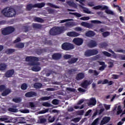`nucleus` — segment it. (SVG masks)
Segmentation results:
<instances>
[{"label": "nucleus", "mask_w": 125, "mask_h": 125, "mask_svg": "<svg viewBox=\"0 0 125 125\" xmlns=\"http://www.w3.org/2000/svg\"><path fill=\"white\" fill-rule=\"evenodd\" d=\"M39 61V58L36 57L27 56L25 58V61L26 62H31L28 63L29 66H35L31 68V70L34 72H39L41 71V67L39 66L40 62H38Z\"/></svg>", "instance_id": "f257e3e1"}, {"label": "nucleus", "mask_w": 125, "mask_h": 125, "mask_svg": "<svg viewBox=\"0 0 125 125\" xmlns=\"http://www.w3.org/2000/svg\"><path fill=\"white\" fill-rule=\"evenodd\" d=\"M1 13L5 17H14L16 15V11L12 8L7 7L2 10Z\"/></svg>", "instance_id": "f03ea898"}, {"label": "nucleus", "mask_w": 125, "mask_h": 125, "mask_svg": "<svg viewBox=\"0 0 125 125\" xmlns=\"http://www.w3.org/2000/svg\"><path fill=\"white\" fill-rule=\"evenodd\" d=\"M15 31V28L12 26H8L1 29V34L3 36H7L13 33Z\"/></svg>", "instance_id": "7ed1b4c3"}, {"label": "nucleus", "mask_w": 125, "mask_h": 125, "mask_svg": "<svg viewBox=\"0 0 125 125\" xmlns=\"http://www.w3.org/2000/svg\"><path fill=\"white\" fill-rule=\"evenodd\" d=\"M62 48L63 50H72L75 48V45L69 42H64L62 45Z\"/></svg>", "instance_id": "20e7f679"}, {"label": "nucleus", "mask_w": 125, "mask_h": 125, "mask_svg": "<svg viewBox=\"0 0 125 125\" xmlns=\"http://www.w3.org/2000/svg\"><path fill=\"white\" fill-rule=\"evenodd\" d=\"M98 54V50L95 49H89L85 51L84 52V56L86 57H90V56H93Z\"/></svg>", "instance_id": "39448f33"}, {"label": "nucleus", "mask_w": 125, "mask_h": 125, "mask_svg": "<svg viewBox=\"0 0 125 125\" xmlns=\"http://www.w3.org/2000/svg\"><path fill=\"white\" fill-rule=\"evenodd\" d=\"M106 84L107 83H108V85L110 86V85H112V84H113V83H114V82L112 81H109V80H108V79H104V81H101V80H99L98 82V84Z\"/></svg>", "instance_id": "423d86ee"}, {"label": "nucleus", "mask_w": 125, "mask_h": 125, "mask_svg": "<svg viewBox=\"0 0 125 125\" xmlns=\"http://www.w3.org/2000/svg\"><path fill=\"white\" fill-rule=\"evenodd\" d=\"M73 42L74 43V44H76V45H82L83 42V40L81 38H74L73 40Z\"/></svg>", "instance_id": "0eeeda50"}, {"label": "nucleus", "mask_w": 125, "mask_h": 125, "mask_svg": "<svg viewBox=\"0 0 125 125\" xmlns=\"http://www.w3.org/2000/svg\"><path fill=\"white\" fill-rule=\"evenodd\" d=\"M52 58L53 60H60L62 58V54L60 53H55L52 54Z\"/></svg>", "instance_id": "6e6552de"}, {"label": "nucleus", "mask_w": 125, "mask_h": 125, "mask_svg": "<svg viewBox=\"0 0 125 125\" xmlns=\"http://www.w3.org/2000/svg\"><path fill=\"white\" fill-rule=\"evenodd\" d=\"M25 97H28V98L35 97V96H37V93H36V92L30 91L25 93Z\"/></svg>", "instance_id": "1a4fd4ad"}, {"label": "nucleus", "mask_w": 125, "mask_h": 125, "mask_svg": "<svg viewBox=\"0 0 125 125\" xmlns=\"http://www.w3.org/2000/svg\"><path fill=\"white\" fill-rule=\"evenodd\" d=\"M66 35L68 37H71L72 38H76L80 36V34L75 31H70V32H67Z\"/></svg>", "instance_id": "9d476101"}, {"label": "nucleus", "mask_w": 125, "mask_h": 125, "mask_svg": "<svg viewBox=\"0 0 125 125\" xmlns=\"http://www.w3.org/2000/svg\"><path fill=\"white\" fill-rule=\"evenodd\" d=\"M110 120H111V118L109 117H104L101 121L100 125H105V124H107V123L110 122Z\"/></svg>", "instance_id": "9b49d317"}, {"label": "nucleus", "mask_w": 125, "mask_h": 125, "mask_svg": "<svg viewBox=\"0 0 125 125\" xmlns=\"http://www.w3.org/2000/svg\"><path fill=\"white\" fill-rule=\"evenodd\" d=\"M14 74V69H10L7 70L5 74V76L6 78H11L12 77V75H13Z\"/></svg>", "instance_id": "f8f14e48"}, {"label": "nucleus", "mask_w": 125, "mask_h": 125, "mask_svg": "<svg viewBox=\"0 0 125 125\" xmlns=\"http://www.w3.org/2000/svg\"><path fill=\"white\" fill-rule=\"evenodd\" d=\"M81 25L83 26V27H85V28H93L94 25L92 23H89L88 22L83 21L81 23Z\"/></svg>", "instance_id": "ddd939ff"}, {"label": "nucleus", "mask_w": 125, "mask_h": 125, "mask_svg": "<svg viewBox=\"0 0 125 125\" xmlns=\"http://www.w3.org/2000/svg\"><path fill=\"white\" fill-rule=\"evenodd\" d=\"M88 45L90 48H93V47L97 46V42L95 41L91 40Z\"/></svg>", "instance_id": "4468645a"}, {"label": "nucleus", "mask_w": 125, "mask_h": 125, "mask_svg": "<svg viewBox=\"0 0 125 125\" xmlns=\"http://www.w3.org/2000/svg\"><path fill=\"white\" fill-rule=\"evenodd\" d=\"M91 84V82L90 81L85 80L82 83V86L83 88H86L88 85Z\"/></svg>", "instance_id": "2eb2a0df"}, {"label": "nucleus", "mask_w": 125, "mask_h": 125, "mask_svg": "<svg viewBox=\"0 0 125 125\" xmlns=\"http://www.w3.org/2000/svg\"><path fill=\"white\" fill-rule=\"evenodd\" d=\"M9 93H11V89L7 88L3 91V92L1 93V95L2 96H7Z\"/></svg>", "instance_id": "dca6fc26"}, {"label": "nucleus", "mask_w": 125, "mask_h": 125, "mask_svg": "<svg viewBox=\"0 0 125 125\" xmlns=\"http://www.w3.org/2000/svg\"><path fill=\"white\" fill-rule=\"evenodd\" d=\"M84 78V73L83 72H81L78 73L76 77V79L77 81H81V80H83Z\"/></svg>", "instance_id": "f3484780"}, {"label": "nucleus", "mask_w": 125, "mask_h": 125, "mask_svg": "<svg viewBox=\"0 0 125 125\" xmlns=\"http://www.w3.org/2000/svg\"><path fill=\"white\" fill-rule=\"evenodd\" d=\"M105 9V13L106 14H110L111 15H114V12L111 11L110 10L108 9V7L106 5H104L102 8V10Z\"/></svg>", "instance_id": "a211bd4d"}, {"label": "nucleus", "mask_w": 125, "mask_h": 125, "mask_svg": "<svg viewBox=\"0 0 125 125\" xmlns=\"http://www.w3.org/2000/svg\"><path fill=\"white\" fill-rule=\"evenodd\" d=\"M86 37H88V38H91V37H94L95 36V32L94 31L91 30H88L85 33Z\"/></svg>", "instance_id": "6ab92c4d"}, {"label": "nucleus", "mask_w": 125, "mask_h": 125, "mask_svg": "<svg viewBox=\"0 0 125 125\" xmlns=\"http://www.w3.org/2000/svg\"><path fill=\"white\" fill-rule=\"evenodd\" d=\"M49 34L51 36H57V35H58L56 27H53L51 28L50 30Z\"/></svg>", "instance_id": "aec40b11"}, {"label": "nucleus", "mask_w": 125, "mask_h": 125, "mask_svg": "<svg viewBox=\"0 0 125 125\" xmlns=\"http://www.w3.org/2000/svg\"><path fill=\"white\" fill-rule=\"evenodd\" d=\"M88 105H89V106H94L96 105V99L95 98H91Z\"/></svg>", "instance_id": "412c9836"}, {"label": "nucleus", "mask_w": 125, "mask_h": 125, "mask_svg": "<svg viewBox=\"0 0 125 125\" xmlns=\"http://www.w3.org/2000/svg\"><path fill=\"white\" fill-rule=\"evenodd\" d=\"M56 29L58 35H60V34H62V33L64 32V26L57 27H56Z\"/></svg>", "instance_id": "4be33fe9"}, {"label": "nucleus", "mask_w": 125, "mask_h": 125, "mask_svg": "<svg viewBox=\"0 0 125 125\" xmlns=\"http://www.w3.org/2000/svg\"><path fill=\"white\" fill-rule=\"evenodd\" d=\"M45 5V3L42 2V3H37L34 4V7L37 8H42Z\"/></svg>", "instance_id": "5701e85b"}, {"label": "nucleus", "mask_w": 125, "mask_h": 125, "mask_svg": "<svg viewBox=\"0 0 125 125\" xmlns=\"http://www.w3.org/2000/svg\"><path fill=\"white\" fill-rule=\"evenodd\" d=\"M65 27H74V26H76V23L74 21H70V22H67L65 23Z\"/></svg>", "instance_id": "b1692460"}, {"label": "nucleus", "mask_w": 125, "mask_h": 125, "mask_svg": "<svg viewBox=\"0 0 125 125\" xmlns=\"http://www.w3.org/2000/svg\"><path fill=\"white\" fill-rule=\"evenodd\" d=\"M78 71V69L77 68H71L67 70V73L69 75H74V74H76V72Z\"/></svg>", "instance_id": "393cba45"}, {"label": "nucleus", "mask_w": 125, "mask_h": 125, "mask_svg": "<svg viewBox=\"0 0 125 125\" xmlns=\"http://www.w3.org/2000/svg\"><path fill=\"white\" fill-rule=\"evenodd\" d=\"M24 46H25L24 43L20 42L16 43L15 44V47L16 48H23Z\"/></svg>", "instance_id": "a878e982"}, {"label": "nucleus", "mask_w": 125, "mask_h": 125, "mask_svg": "<svg viewBox=\"0 0 125 125\" xmlns=\"http://www.w3.org/2000/svg\"><path fill=\"white\" fill-rule=\"evenodd\" d=\"M7 65L4 63H0V71H4L6 69Z\"/></svg>", "instance_id": "bb28decb"}, {"label": "nucleus", "mask_w": 125, "mask_h": 125, "mask_svg": "<svg viewBox=\"0 0 125 125\" xmlns=\"http://www.w3.org/2000/svg\"><path fill=\"white\" fill-rule=\"evenodd\" d=\"M34 22H38L39 23H43L44 22L43 19L39 17L34 18Z\"/></svg>", "instance_id": "cd10ccee"}, {"label": "nucleus", "mask_w": 125, "mask_h": 125, "mask_svg": "<svg viewBox=\"0 0 125 125\" xmlns=\"http://www.w3.org/2000/svg\"><path fill=\"white\" fill-rule=\"evenodd\" d=\"M47 50L46 49H37V51H36V53L38 55H41V54H42V53L43 52H46Z\"/></svg>", "instance_id": "c85d7f7f"}, {"label": "nucleus", "mask_w": 125, "mask_h": 125, "mask_svg": "<svg viewBox=\"0 0 125 125\" xmlns=\"http://www.w3.org/2000/svg\"><path fill=\"white\" fill-rule=\"evenodd\" d=\"M33 29H41L42 28V25L39 23H33L32 24Z\"/></svg>", "instance_id": "c756f323"}, {"label": "nucleus", "mask_w": 125, "mask_h": 125, "mask_svg": "<svg viewBox=\"0 0 125 125\" xmlns=\"http://www.w3.org/2000/svg\"><path fill=\"white\" fill-rule=\"evenodd\" d=\"M79 60V59L78 58H72L70 61H68L67 62L68 64H74V63H76Z\"/></svg>", "instance_id": "7c9ffc66"}, {"label": "nucleus", "mask_w": 125, "mask_h": 125, "mask_svg": "<svg viewBox=\"0 0 125 125\" xmlns=\"http://www.w3.org/2000/svg\"><path fill=\"white\" fill-rule=\"evenodd\" d=\"M14 52H15V49L9 48L5 50V53H6V54H12Z\"/></svg>", "instance_id": "2f4dec72"}, {"label": "nucleus", "mask_w": 125, "mask_h": 125, "mask_svg": "<svg viewBox=\"0 0 125 125\" xmlns=\"http://www.w3.org/2000/svg\"><path fill=\"white\" fill-rule=\"evenodd\" d=\"M13 102H15V103H20L22 101V99L21 97H18L17 98H13L12 99Z\"/></svg>", "instance_id": "473e14b6"}, {"label": "nucleus", "mask_w": 125, "mask_h": 125, "mask_svg": "<svg viewBox=\"0 0 125 125\" xmlns=\"http://www.w3.org/2000/svg\"><path fill=\"white\" fill-rule=\"evenodd\" d=\"M34 86L35 88H41L42 86V84L40 83H34Z\"/></svg>", "instance_id": "72a5a7b5"}, {"label": "nucleus", "mask_w": 125, "mask_h": 125, "mask_svg": "<svg viewBox=\"0 0 125 125\" xmlns=\"http://www.w3.org/2000/svg\"><path fill=\"white\" fill-rule=\"evenodd\" d=\"M35 7V4L33 5V4H29L26 5V9L28 11H30L32 10V8Z\"/></svg>", "instance_id": "f704fd0d"}, {"label": "nucleus", "mask_w": 125, "mask_h": 125, "mask_svg": "<svg viewBox=\"0 0 125 125\" xmlns=\"http://www.w3.org/2000/svg\"><path fill=\"white\" fill-rule=\"evenodd\" d=\"M100 47L101 48H106V47L108 46V44L107 43L104 42L102 43H101L100 44Z\"/></svg>", "instance_id": "c9c22d12"}, {"label": "nucleus", "mask_w": 125, "mask_h": 125, "mask_svg": "<svg viewBox=\"0 0 125 125\" xmlns=\"http://www.w3.org/2000/svg\"><path fill=\"white\" fill-rule=\"evenodd\" d=\"M69 14H71V15H75V16H76V17H82V15L79 13L75 12H70Z\"/></svg>", "instance_id": "e433bc0d"}, {"label": "nucleus", "mask_w": 125, "mask_h": 125, "mask_svg": "<svg viewBox=\"0 0 125 125\" xmlns=\"http://www.w3.org/2000/svg\"><path fill=\"white\" fill-rule=\"evenodd\" d=\"M47 5H48V6H50V7H53V8H59V6L55 5L51 3H47Z\"/></svg>", "instance_id": "4c0bfd02"}, {"label": "nucleus", "mask_w": 125, "mask_h": 125, "mask_svg": "<svg viewBox=\"0 0 125 125\" xmlns=\"http://www.w3.org/2000/svg\"><path fill=\"white\" fill-rule=\"evenodd\" d=\"M21 88L22 89V90H26L27 88H28V85H27V84L26 83H23L21 84Z\"/></svg>", "instance_id": "58836bf2"}, {"label": "nucleus", "mask_w": 125, "mask_h": 125, "mask_svg": "<svg viewBox=\"0 0 125 125\" xmlns=\"http://www.w3.org/2000/svg\"><path fill=\"white\" fill-rule=\"evenodd\" d=\"M122 112H123V110H122V107L120 105H119L117 108V115H119L120 114L122 113Z\"/></svg>", "instance_id": "ea45409f"}, {"label": "nucleus", "mask_w": 125, "mask_h": 125, "mask_svg": "<svg viewBox=\"0 0 125 125\" xmlns=\"http://www.w3.org/2000/svg\"><path fill=\"white\" fill-rule=\"evenodd\" d=\"M42 105L44 107H51V106H52V105L48 102H44L42 103Z\"/></svg>", "instance_id": "a19ab883"}, {"label": "nucleus", "mask_w": 125, "mask_h": 125, "mask_svg": "<svg viewBox=\"0 0 125 125\" xmlns=\"http://www.w3.org/2000/svg\"><path fill=\"white\" fill-rule=\"evenodd\" d=\"M41 100L43 101H46L47 100H49V99H51V97H43L41 98Z\"/></svg>", "instance_id": "79ce46f5"}, {"label": "nucleus", "mask_w": 125, "mask_h": 125, "mask_svg": "<svg viewBox=\"0 0 125 125\" xmlns=\"http://www.w3.org/2000/svg\"><path fill=\"white\" fill-rule=\"evenodd\" d=\"M102 36L104 38H106L108 36H110V32L109 31H106L102 33Z\"/></svg>", "instance_id": "37998d69"}, {"label": "nucleus", "mask_w": 125, "mask_h": 125, "mask_svg": "<svg viewBox=\"0 0 125 125\" xmlns=\"http://www.w3.org/2000/svg\"><path fill=\"white\" fill-rule=\"evenodd\" d=\"M103 53L105 56H106L107 57H111L112 55L111 54H110V53L107 51H103Z\"/></svg>", "instance_id": "c03bdc74"}, {"label": "nucleus", "mask_w": 125, "mask_h": 125, "mask_svg": "<svg viewBox=\"0 0 125 125\" xmlns=\"http://www.w3.org/2000/svg\"><path fill=\"white\" fill-rule=\"evenodd\" d=\"M8 110L10 112H13V113H16L17 112H18V109H17L16 108H13L12 107H10L8 109Z\"/></svg>", "instance_id": "a18cd8bd"}, {"label": "nucleus", "mask_w": 125, "mask_h": 125, "mask_svg": "<svg viewBox=\"0 0 125 125\" xmlns=\"http://www.w3.org/2000/svg\"><path fill=\"white\" fill-rule=\"evenodd\" d=\"M52 103L53 105H58L59 104V101L57 99H54L52 101Z\"/></svg>", "instance_id": "49530a36"}, {"label": "nucleus", "mask_w": 125, "mask_h": 125, "mask_svg": "<svg viewBox=\"0 0 125 125\" xmlns=\"http://www.w3.org/2000/svg\"><path fill=\"white\" fill-rule=\"evenodd\" d=\"M6 88V87L4 85H0V92H1V91H3Z\"/></svg>", "instance_id": "de8ad7c7"}, {"label": "nucleus", "mask_w": 125, "mask_h": 125, "mask_svg": "<svg viewBox=\"0 0 125 125\" xmlns=\"http://www.w3.org/2000/svg\"><path fill=\"white\" fill-rule=\"evenodd\" d=\"M49 123H53L55 121V118L49 116L48 118Z\"/></svg>", "instance_id": "09e8293b"}, {"label": "nucleus", "mask_w": 125, "mask_h": 125, "mask_svg": "<svg viewBox=\"0 0 125 125\" xmlns=\"http://www.w3.org/2000/svg\"><path fill=\"white\" fill-rule=\"evenodd\" d=\"M116 52H119V53H124V54H125V50L118 49L116 51Z\"/></svg>", "instance_id": "8fccbe9b"}, {"label": "nucleus", "mask_w": 125, "mask_h": 125, "mask_svg": "<svg viewBox=\"0 0 125 125\" xmlns=\"http://www.w3.org/2000/svg\"><path fill=\"white\" fill-rule=\"evenodd\" d=\"M91 23H93L94 24H101V21L97 20H93L91 21Z\"/></svg>", "instance_id": "3c124183"}, {"label": "nucleus", "mask_w": 125, "mask_h": 125, "mask_svg": "<svg viewBox=\"0 0 125 125\" xmlns=\"http://www.w3.org/2000/svg\"><path fill=\"white\" fill-rule=\"evenodd\" d=\"M83 11H84V12L87 14H90L91 13L90 11H89L88 9L86 8H84L83 10Z\"/></svg>", "instance_id": "603ef678"}, {"label": "nucleus", "mask_w": 125, "mask_h": 125, "mask_svg": "<svg viewBox=\"0 0 125 125\" xmlns=\"http://www.w3.org/2000/svg\"><path fill=\"white\" fill-rule=\"evenodd\" d=\"M107 65H102L99 68V71H104Z\"/></svg>", "instance_id": "864d4df0"}, {"label": "nucleus", "mask_w": 125, "mask_h": 125, "mask_svg": "<svg viewBox=\"0 0 125 125\" xmlns=\"http://www.w3.org/2000/svg\"><path fill=\"white\" fill-rule=\"evenodd\" d=\"M90 18L89 17H83L80 18L81 20H83V21H85V20H89Z\"/></svg>", "instance_id": "5fc2aeb1"}, {"label": "nucleus", "mask_w": 125, "mask_h": 125, "mask_svg": "<svg viewBox=\"0 0 125 125\" xmlns=\"http://www.w3.org/2000/svg\"><path fill=\"white\" fill-rule=\"evenodd\" d=\"M21 42V38L18 37L14 41V43H17V42Z\"/></svg>", "instance_id": "6e6d98bb"}, {"label": "nucleus", "mask_w": 125, "mask_h": 125, "mask_svg": "<svg viewBox=\"0 0 125 125\" xmlns=\"http://www.w3.org/2000/svg\"><path fill=\"white\" fill-rule=\"evenodd\" d=\"M66 89L68 90V91H71V92H75V91H76V89L71 87H67Z\"/></svg>", "instance_id": "4d7b16f0"}, {"label": "nucleus", "mask_w": 125, "mask_h": 125, "mask_svg": "<svg viewBox=\"0 0 125 125\" xmlns=\"http://www.w3.org/2000/svg\"><path fill=\"white\" fill-rule=\"evenodd\" d=\"M49 110V108H46L44 110H42L40 111V114H45V113H47Z\"/></svg>", "instance_id": "13d9d810"}, {"label": "nucleus", "mask_w": 125, "mask_h": 125, "mask_svg": "<svg viewBox=\"0 0 125 125\" xmlns=\"http://www.w3.org/2000/svg\"><path fill=\"white\" fill-rule=\"evenodd\" d=\"M40 122L41 124H44V123H46V119L41 118L40 120Z\"/></svg>", "instance_id": "bf43d9fd"}, {"label": "nucleus", "mask_w": 125, "mask_h": 125, "mask_svg": "<svg viewBox=\"0 0 125 125\" xmlns=\"http://www.w3.org/2000/svg\"><path fill=\"white\" fill-rule=\"evenodd\" d=\"M103 8V6H101V5H98V6H96L95 7H94V9H96V10H98V9H100Z\"/></svg>", "instance_id": "052dcab7"}, {"label": "nucleus", "mask_w": 125, "mask_h": 125, "mask_svg": "<svg viewBox=\"0 0 125 125\" xmlns=\"http://www.w3.org/2000/svg\"><path fill=\"white\" fill-rule=\"evenodd\" d=\"M67 3L69 6H75V4L74 2H71V1H69L67 2Z\"/></svg>", "instance_id": "680f3d73"}, {"label": "nucleus", "mask_w": 125, "mask_h": 125, "mask_svg": "<svg viewBox=\"0 0 125 125\" xmlns=\"http://www.w3.org/2000/svg\"><path fill=\"white\" fill-rule=\"evenodd\" d=\"M71 57H72L71 55L66 54L64 56H63V58H64V59H70Z\"/></svg>", "instance_id": "e2e57ef3"}, {"label": "nucleus", "mask_w": 125, "mask_h": 125, "mask_svg": "<svg viewBox=\"0 0 125 125\" xmlns=\"http://www.w3.org/2000/svg\"><path fill=\"white\" fill-rule=\"evenodd\" d=\"M80 121V118H75L72 119V122H74V123H79Z\"/></svg>", "instance_id": "0e129e2a"}, {"label": "nucleus", "mask_w": 125, "mask_h": 125, "mask_svg": "<svg viewBox=\"0 0 125 125\" xmlns=\"http://www.w3.org/2000/svg\"><path fill=\"white\" fill-rule=\"evenodd\" d=\"M68 21H72V20L71 19H66V20H63L62 21H60V23H65V22H68Z\"/></svg>", "instance_id": "69168bd1"}, {"label": "nucleus", "mask_w": 125, "mask_h": 125, "mask_svg": "<svg viewBox=\"0 0 125 125\" xmlns=\"http://www.w3.org/2000/svg\"><path fill=\"white\" fill-rule=\"evenodd\" d=\"M29 106H31V108H35V107H36V105H35V104L32 102H29Z\"/></svg>", "instance_id": "338daca9"}, {"label": "nucleus", "mask_w": 125, "mask_h": 125, "mask_svg": "<svg viewBox=\"0 0 125 125\" xmlns=\"http://www.w3.org/2000/svg\"><path fill=\"white\" fill-rule=\"evenodd\" d=\"M119 58H120L121 60H125V55H121Z\"/></svg>", "instance_id": "774afa93"}]
</instances>
